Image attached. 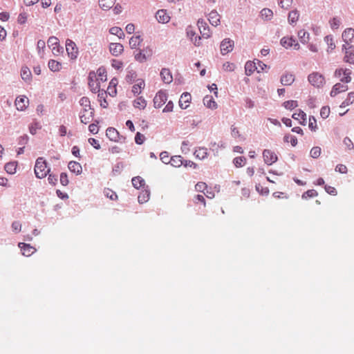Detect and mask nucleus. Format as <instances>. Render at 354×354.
<instances>
[{"mask_svg":"<svg viewBox=\"0 0 354 354\" xmlns=\"http://www.w3.org/2000/svg\"><path fill=\"white\" fill-rule=\"evenodd\" d=\"M284 141L285 142H290L291 145L295 147L297 144V139L295 136H291V135H286L284 136Z\"/></svg>","mask_w":354,"mask_h":354,"instance_id":"52","label":"nucleus"},{"mask_svg":"<svg viewBox=\"0 0 354 354\" xmlns=\"http://www.w3.org/2000/svg\"><path fill=\"white\" fill-rule=\"evenodd\" d=\"M80 104L83 107H88V109H91V110L93 109H91V106L90 100L87 97H82L80 100Z\"/></svg>","mask_w":354,"mask_h":354,"instance_id":"50","label":"nucleus"},{"mask_svg":"<svg viewBox=\"0 0 354 354\" xmlns=\"http://www.w3.org/2000/svg\"><path fill=\"white\" fill-rule=\"evenodd\" d=\"M223 69L225 71H233L235 69V65L233 63L225 62L223 65Z\"/></svg>","mask_w":354,"mask_h":354,"instance_id":"61","label":"nucleus"},{"mask_svg":"<svg viewBox=\"0 0 354 354\" xmlns=\"http://www.w3.org/2000/svg\"><path fill=\"white\" fill-rule=\"evenodd\" d=\"M354 38V29L349 28H346L342 33V39L346 43V46L348 45L350 42L353 41Z\"/></svg>","mask_w":354,"mask_h":354,"instance_id":"15","label":"nucleus"},{"mask_svg":"<svg viewBox=\"0 0 354 354\" xmlns=\"http://www.w3.org/2000/svg\"><path fill=\"white\" fill-rule=\"evenodd\" d=\"M308 80L313 86L317 88L323 86L325 83L324 77L317 72L310 74Z\"/></svg>","mask_w":354,"mask_h":354,"instance_id":"2","label":"nucleus"},{"mask_svg":"<svg viewBox=\"0 0 354 354\" xmlns=\"http://www.w3.org/2000/svg\"><path fill=\"white\" fill-rule=\"evenodd\" d=\"M142 41V39L140 35L133 36L129 40V46L131 48H136L138 46H140Z\"/></svg>","mask_w":354,"mask_h":354,"instance_id":"32","label":"nucleus"},{"mask_svg":"<svg viewBox=\"0 0 354 354\" xmlns=\"http://www.w3.org/2000/svg\"><path fill=\"white\" fill-rule=\"evenodd\" d=\"M48 65L49 69L53 72L59 71L61 68V64L54 59H50Z\"/></svg>","mask_w":354,"mask_h":354,"instance_id":"34","label":"nucleus"},{"mask_svg":"<svg viewBox=\"0 0 354 354\" xmlns=\"http://www.w3.org/2000/svg\"><path fill=\"white\" fill-rule=\"evenodd\" d=\"M234 41L230 39H224L221 44V53L222 55H226L233 50Z\"/></svg>","mask_w":354,"mask_h":354,"instance_id":"7","label":"nucleus"},{"mask_svg":"<svg viewBox=\"0 0 354 354\" xmlns=\"http://www.w3.org/2000/svg\"><path fill=\"white\" fill-rule=\"evenodd\" d=\"M160 76L162 80L166 84H169L173 81L172 75L168 68H162L160 71Z\"/></svg>","mask_w":354,"mask_h":354,"instance_id":"19","label":"nucleus"},{"mask_svg":"<svg viewBox=\"0 0 354 354\" xmlns=\"http://www.w3.org/2000/svg\"><path fill=\"white\" fill-rule=\"evenodd\" d=\"M343 143L348 150H351V149H354V145H353V142L351 141V140L348 137L344 138V139L343 140Z\"/></svg>","mask_w":354,"mask_h":354,"instance_id":"63","label":"nucleus"},{"mask_svg":"<svg viewBox=\"0 0 354 354\" xmlns=\"http://www.w3.org/2000/svg\"><path fill=\"white\" fill-rule=\"evenodd\" d=\"M318 195V193L316 190L315 189H309L306 192H305L302 196H301V198L303 199H308V198H313V197H315Z\"/></svg>","mask_w":354,"mask_h":354,"instance_id":"46","label":"nucleus"},{"mask_svg":"<svg viewBox=\"0 0 354 354\" xmlns=\"http://www.w3.org/2000/svg\"><path fill=\"white\" fill-rule=\"evenodd\" d=\"M95 78H96L95 73L93 71L90 72L89 75H88V86H89L91 91L94 93L100 91V85H99V83L97 82V80H95Z\"/></svg>","mask_w":354,"mask_h":354,"instance_id":"8","label":"nucleus"},{"mask_svg":"<svg viewBox=\"0 0 354 354\" xmlns=\"http://www.w3.org/2000/svg\"><path fill=\"white\" fill-rule=\"evenodd\" d=\"M283 105L286 109L292 110L298 106V102L296 100H288L284 102Z\"/></svg>","mask_w":354,"mask_h":354,"instance_id":"44","label":"nucleus"},{"mask_svg":"<svg viewBox=\"0 0 354 354\" xmlns=\"http://www.w3.org/2000/svg\"><path fill=\"white\" fill-rule=\"evenodd\" d=\"M145 140V136L140 133V132H137L135 136V142L137 145H142L143 144L144 141Z\"/></svg>","mask_w":354,"mask_h":354,"instance_id":"56","label":"nucleus"},{"mask_svg":"<svg viewBox=\"0 0 354 354\" xmlns=\"http://www.w3.org/2000/svg\"><path fill=\"white\" fill-rule=\"evenodd\" d=\"M28 128L30 133L32 135H35L37 133V131L41 128V125L38 121H37V120L34 119Z\"/></svg>","mask_w":354,"mask_h":354,"instance_id":"30","label":"nucleus"},{"mask_svg":"<svg viewBox=\"0 0 354 354\" xmlns=\"http://www.w3.org/2000/svg\"><path fill=\"white\" fill-rule=\"evenodd\" d=\"M207 188L206 183L199 182L195 185V189L197 192H204Z\"/></svg>","mask_w":354,"mask_h":354,"instance_id":"58","label":"nucleus"},{"mask_svg":"<svg viewBox=\"0 0 354 354\" xmlns=\"http://www.w3.org/2000/svg\"><path fill=\"white\" fill-rule=\"evenodd\" d=\"M272 11L269 8H263L261 11V16L266 20H270L272 18Z\"/></svg>","mask_w":354,"mask_h":354,"instance_id":"43","label":"nucleus"},{"mask_svg":"<svg viewBox=\"0 0 354 354\" xmlns=\"http://www.w3.org/2000/svg\"><path fill=\"white\" fill-rule=\"evenodd\" d=\"M321 148L319 147H314L311 149L310 151V157L313 158H317L319 157L321 154Z\"/></svg>","mask_w":354,"mask_h":354,"instance_id":"49","label":"nucleus"},{"mask_svg":"<svg viewBox=\"0 0 354 354\" xmlns=\"http://www.w3.org/2000/svg\"><path fill=\"white\" fill-rule=\"evenodd\" d=\"M189 145V142L188 140L183 141L180 148L182 153H183L184 154H187L189 152V148L188 147Z\"/></svg>","mask_w":354,"mask_h":354,"instance_id":"62","label":"nucleus"},{"mask_svg":"<svg viewBox=\"0 0 354 354\" xmlns=\"http://www.w3.org/2000/svg\"><path fill=\"white\" fill-rule=\"evenodd\" d=\"M292 118L297 120H301V124L305 125L306 123V114L301 110H299L298 113H293Z\"/></svg>","mask_w":354,"mask_h":354,"instance_id":"26","label":"nucleus"},{"mask_svg":"<svg viewBox=\"0 0 354 354\" xmlns=\"http://www.w3.org/2000/svg\"><path fill=\"white\" fill-rule=\"evenodd\" d=\"M32 78V74L28 68L24 67V81L26 82H29Z\"/></svg>","mask_w":354,"mask_h":354,"instance_id":"53","label":"nucleus"},{"mask_svg":"<svg viewBox=\"0 0 354 354\" xmlns=\"http://www.w3.org/2000/svg\"><path fill=\"white\" fill-rule=\"evenodd\" d=\"M50 171V168L47 167L46 161L42 157L38 158L35 165V174L36 177L43 178L49 174Z\"/></svg>","mask_w":354,"mask_h":354,"instance_id":"1","label":"nucleus"},{"mask_svg":"<svg viewBox=\"0 0 354 354\" xmlns=\"http://www.w3.org/2000/svg\"><path fill=\"white\" fill-rule=\"evenodd\" d=\"M281 83L284 86H290L295 81V75L292 73H286L281 77Z\"/></svg>","mask_w":354,"mask_h":354,"instance_id":"18","label":"nucleus"},{"mask_svg":"<svg viewBox=\"0 0 354 354\" xmlns=\"http://www.w3.org/2000/svg\"><path fill=\"white\" fill-rule=\"evenodd\" d=\"M93 115H94V110L93 109H92V111L90 112V114L88 115H86V113H83L82 112H80V121L82 123L86 124L91 122Z\"/></svg>","mask_w":354,"mask_h":354,"instance_id":"28","label":"nucleus"},{"mask_svg":"<svg viewBox=\"0 0 354 354\" xmlns=\"http://www.w3.org/2000/svg\"><path fill=\"white\" fill-rule=\"evenodd\" d=\"M333 88H337V91L338 93L342 92H344L348 89V87L346 84H342L341 83H337L333 86Z\"/></svg>","mask_w":354,"mask_h":354,"instance_id":"55","label":"nucleus"},{"mask_svg":"<svg viewBox=\"0 0 354 354\" xmlns=\"http://www.w3.org/2000/svg\"><path fill=\"white\" fill-rule=\"evenodd\" d=\"M309 33L304 30H301L298 32V37L301 43L306 44L309 41Z\"/></svg>","mask_w":354,"mask_h":354,"instance_id":"39","label":"nucleus"},{"mask_svg":"<svg viewBox=\"0 0 354 354\" xmlns=\"http://www.w3.org/2000/svg\"><path fill=\"white\" fill-rule=\"evenodd\" d=\"M330 27L331 28L333 29H337L339 27L340 24H341V21L339 18L337 17H333L330 21Z\"/></svg>","mask_w":354,"mask_h":354,"instance_id":"54","label":"nucleus"},{"mask_svg":"<svg viewBox=\"0 0 354 354\" xmlns=\"http://www.w3.org/2000/svg\"><path fill=\"white\" fill-rule=\"evenodd\" d=\"M104 194L107 198L112 201H115L118 198L116 193L109 188L104 189Z\"/></svg>","mask_w":354,"mask_h":354,"instance_id":"47","label":"nucleus"},{"mask_svg":"<svg viewBox=\"0 0 354 354\" xmlns=\"http://www.w3.org/2000/svg\"><path fill=\"white\" fill-rule=\"evenodd\" d=\"M47 44L49 48L55 47L59 45V39L56 37H50Z\"/></svg>","mask_w":354,"mask_h":354,"instance_id":"51","label":"nucleus"},{"mask_svg":"<svg viewBox=\"0 0 354 354\" xmlns=\"http://www.w3.org/2000/svg\"><path fill=\"white\" fill-rule=\"evenodd\" d=\"M145 84L143 80H137L136 84H135L132 87V93L134 95H139L141 93L142 89L145 88Z\"/></svg>","mask_w":354,"mask_h":354,"instance_id":"20","label":"nucleus"},{"mask_svg":"<svg viewBox=\"0 0 354 354\" xmlns=\"http://www.w3.org/2000/svg\"><path fill=\"white\" fill-rule=\"evenodd\" d=\"M354 102V92H350L347 98L342 102L340 108H344Z\"/></svg>","mask_w":354,"mask_h":354,"instance_id":"36","label":"nucleus"},{"mask_svg":"<svg viewBox=\"0 0 354 354\" xmlns=\"http://www.w3.org/2000/svg\"><path fill=\"white\" fill-rule=\"evenodd\" d=\"M263 158L265 163L268 165H271L278 160L276 153L270 149L263 150Z\"/></svg>","mask_w":354,"mask_h":354,"instance_id":"4","label":"nucleus"},{"mask_svg":"<svg viewBox=\"0 0 354 354\" xmlns=\"http://www.w3.org/2000/svg\"><path fill=\"white\" fill-rule=\"evenodd\" d=\"M203 103H204V105L206 107L212 109H216L217 107V104L214 101V100L212 97V96L206 95L203 98Z\"/></svg>","mask_w":354,"mask_h":354,"instance_id":"23","label":"nucleus"},{"mask_svg":"<svg viewBox=\"0 0 354 354\" xmlns=\"http://www.w3.org/2000/svg\"><path fill=\"white\" fill-rule=\"evenodd\" d=\"M147 105L146 100L142 97H139L133 101V106L138 109H145Z\"/></svg>","mask_w":354,"mask_h":354,"instance_id":"38","label":"nucleus"},{"mask_svg":"<svg viewBox=\"0 0 354 354\" xmlns=\"http://www.w3.org/2000/svg\"><path fill=\"white\" fill-rule=\"evenodd\" d=\"M194 154L196 158L204 160L208 156L207 149L205 147H198L195 150Z\"/></svg>","mask_w":354,"mask_h":354,"instance_id":"22","label":"nucleus"},{"mask_svg":"<svg viewBox=\"0 0 354 354\" xmlns=\"http://www.w3.org/2000/svg\"><path fill=\"white\" fill-rule=\"evenodd\" d=\"M208 20L212 26H217L220 23V15L216 10H212L209 14Z\"/></svg>","mask_w":354,"mask_h":354,"instance_id":"21","label":"nucleus"},{"mask_svg":"<svg viewBox=\"0 0 354 354\" xmlns=\"http://www.w3.org/2000/svg\"><path fill=\"white\" fill-rule=\"evenodd\" d=\"M97 81H106V71L104 67H100L97 71Z\"/></svg>","mask_w":354,"mask_h":354,"instance_id":"37","label":"nucleus"},{"mask_svg":"<svg viewBox=\"0 0 354 354\" xmlns=\"http://www.w3.org/2000/svg\"><path fill=\"white\" fill-rule=\"evenodd\" d=\"M198 26L203 37L208 38L210 37L209 27L204 20L199 19L198 21Z\"/></svg>","mask_w":354,"mask_h":354,"instance_id":"12","label":"nucleus"},{"mask_svg":"<svg viewBox=\"0 0 354 354\" xmlns=\"http://www.w3.org/2000/svg\"><path fill=\"white\" fill-rule=\"evenodd\" d=\"M124 168V165L122 162H117L113 167L112 172L114 175H118L121 173Z\"/></svg>","mask_w":354,"mask_h":354,"instance_id":"48","label":"nucleus"},{"mask_svg":"<svg viewBox=\"0 0 354 354\" xmlns=\"http://www.w3.org/2000/svg\"><path fill=\"white\" fill-rule=\"evenodd\" d=\"M169 163L173 167H179L183 165L184 160L180 156H174L170 158Z\"/></svg>","mask_w":354,"mask_h":354,"instance_id":"25","label":"nucleus"},{"mask_svg":"<svg viewBox=\"0 0 354 354\" xmlns=\"http://www.w3.org/2000/svg\"><path fill=\"white\" fill-rule=\"evenodd\" d=\"M17 167V162H10L6 164L5 165V170L7 173L10 174H13L16 172Z\"/></svg>","mask_w":354,"mask_h":354,"instance_id":"33","label":"nucleus"},{"mask_svg":"<svg viewBox=\"0 0 354 354\" xmlns=\"http://www.w3.org/2000/svg\"><path fill=\"white\" fill-rule=\"evenodd\" d=\"M192 100V96L190 93L185 92L183 93L179 100V106L183 109H185L189 106V103Z\"/></svg>","mask_w":354,"mask_h":354,"instance_id":"10","label":"nucleus"},{"mask_svg":"<svg viewBox=\"0 0 354 354\" xmlns=\"http://www.w3.org/2000/svg\"><path fill=\"white\" fill-rule=\"evenodd\" d=\"M299 14L297 10H292L288 14V21L290 24L295 23L299 19Z\"/></svg>","mask_w":354,"mask_h":354,"instance_id":"40","label":"nucleus"},{"mask_svg":"<svg viewBox=\"0 0 354 354\" xmlns=\"http://www.w3.org/2000/svg\"><path fill=\"white\" fill-rule=\"evenodd\" d=\"M36 252V249L30 244L24 243V256L30 257Z\"/></svg>","mask_w":354,"mask_h":354,"instance_id":"35","label":"nucleus"},{"mask_svg":"<svg viewBox=\"0 0 354 354\" xmlns=\"http://www.w3.org/2000/svg\"><path fill=\"white\" fill-rule=\"evenodd\" d=\"M116 0H99V6L104 10H109L115 4Z\"/></svg>","mask_w":354,"mask_h":354,"instance_id":"24","label":"nucleus"},{"mask_svg":"<svg viewBox=\"0 0 354 354\" xmlns=\"http://www.w3.org/2000/svg\"><path fill=\"white\" fill-rule=\"evenodd\" d=\"M167 95L165 91H160L153 98V105L155 108L161 107L167 101Z\"/></svg>","mask_w":354,"mask_h":354,"instance_id":"6","label":"nucleus"},{"mask_svg":"<svg viewBox=\"0 0 354 354\" xmlns=\"http://www.w3.org/2000/svg\"><path fill=\"white\" fill-rule=\"evenodd\" d=\"M150 196V192L148 189H145L138 195V200L140 203H144L148 201Z\"/></svg>","mask_w":354,"mask_h":354,"instance_id":"27","label":"nucleus"},{"mask_svg":"<svg viewBox=\"0 0 354 354\" xmlns=\"http://www.w3.org/2000/svg\"><path fill=\"white\" fill-rule=\"evenodd\" d=\"M68 167L71 172L75 173L76 175H80L82 174V165L76 161H70L68 162Z\"/></svg>","mask_w":354,"mask_h":354,"instance_id":"17","label":"nucleus"},{"mask_svg":"<svg viewBox=\"0 0 354 354\" xmlns=\"http://www.w3.org/2000/svg\"><path fill=\"white\" fill-rule=\"evenodd\" d=\"M133 186L136 188L139 189L145 185V180L141 178L140 176H136L133 177L131 180Z\"/></svg>","mask_w":354,"mask_h":354,"instance_id":"29","label":"nucleus"},{"mask_svg":"<svg viewBox=\"0 0 354 354\" xmlns=\"http://www.w3.org/2000/svg\"><path fill=\"white\" fill-rule=\"evenodd\" d=\"M21 223L19 221H15L12 224V230L14 232L17 233L21 230Z\"/></svg>","mask_w":354,"mask_h":354,"instance_id":"64","label":"nucleus"},{"mask_svg":"<svg viewBox=\"0 0 354 354\" xmlns=\"http://www.w3.org/2000/svg\"><path fill=\"white\" fill-rule=\"evenodd\" d=\"M246 159L243 156L236 157L233 160V163L236 167H243L245 163Z\"/></svg>","mask_w":354,"mask_h":354,"instance_id":"45","label":"nucleus"},{"mask_svg":"<svg viewBox=\"0 0 354 354\" xmlns=\"http://www.w3.org/2000/svg\"><path fill=\"white\" fill-rule=\"evenodd\" d=\"M66 50L68 56L72 59H75L78 55V49L75 42L71 39H67L66 41Z\"/></svg>","mask_w":354,"mask_h":354,"instance_id":"3","label":"nucleus"},{"mask_svg":"<svg viewBox=\"0 0 354 354\" xmlns=\"http://www.w3.org/2000/svg\"><path fill=\"white\" fill-rule=\"evenodd\" d=\"M308 127L311 131H315L317 129V122L314 116L309 117Z\"/></svg>","mask_w":354,"mask_h":354,"instance_id":"59","label":"nucleus"},{"mask_svg":"<svg viewBox=\"0 0 354 354\" xmlns=\"http://www.w3.org/2000/svg\"><path fill=\"white\" fill-rule=\"evenodd\" d=\"M134 57L135 59L140 63H143L147 59V56L145 53H143L142 50H140L138 52L134 54Z\"/></svg>","mask_w":354,"mask_h":354,"instance_id":"42","label":"nucleus"},{"mask_svg":"<svg viewBox=\"0 0 354 354\" xmlns=\"http://www.w3.org/2000/svg\"><path fill=\"white\" fill-rule=\"evenodd\" d=\"M106 137L112 141L118 142L120 140L118 131L113 127H109L106 131Z\"/></svg>","mask_w":354,"mask_h":354,"instance_id":"14","label":"nucleus"},{"mask_svg":"<svg viewBox=\"0 0 354 354\" xmlns=\"http://www.w3.org/2000/svg\"><path fill=\"white\" fill-rule=\"evenodd\" d=\"M351 71L348 68H338L335 71V76L337 77H340L342 75H344V77H342L340 80L345 83H349L351 81Z\"/></svg>","mask_w":354,"mask_h":354,"instance_id":"5","label":"nucleus"},{"mask_svg":"<svg viewBox=\"0 0 354 354\" xmlns=\"http://www.w3.org/2000/svg\"><path fill=\"white\" fill-rule=\"evenodd\" d=\"M293 42H295V40L292 37H283L280 41L281 45L286 48L292 47Z\"/></svg>","mask_w":354,"mask_h":354,"instance_id":"31","label":"nucleus"},{"mask_svg":"<svg viewBox=\"0 0 354 354\" xmlns=\"http://www.w3.org/2000/svg\"><path fill=\"white\" fill-rule=\"evenodd\" d=\"M324 41L328 45V52L333 50L335 48V44L333 42V38L331 35L326 36L324 38Z\"/></svg>","mask_w":354,"mask_h":354,"instance_id":"41","label":"nucleus"},{"mask_svg":"<svg viewBox=\"0 0 354 354\" xmlns=\"http://www.w3.org/2000/svg\"><path fill=\"white\" fill-rule=\"evenodd\" d=\"M160 158L161 161L165 164L169 163L170 158L169 156V153L167 151H162L160 154Z\"/></svg>","mask_w":354,"mask_h":354,"instance_id":"57","label":"nucleus"},{"mask_svg":"<svg viewBox=\"0 0 354 354\" xmlns=\"http://www.w3.org/2000/svg\"><path fill=\"white\" fill-rule=\"evenodd\" d=\"M352 46H349L348 48L346 45H343L342 49L345 50L344 61L349 64H354V50H351Z\"/></svg>","mask_w":354,"mask_h":354,"instance_id":"9","label":"nucleus"},{"mask_svg":"<svg viewBox=\"0 0 354 354\" xmlns=\"http://www.w3.org/2000/svg\"><path fill=\"white\" fill-rule=\"evenodd\" d=\"M156 18L159 23L165 24L169 21V16L165 10H159L156 13Z\"/></svg>","mask_w":354,"mask_h":354,"instance_id":"16","label":"nucleus"},{"mask_svg":"<svg viewBox=\"0 0 354 354\" xmlns=\"http://www.w3.org/2000/svg\"><path fill=\"white\" fill-rule=\"evenodd\" d=\"M330 113V108L328 106H323L320 111V115L322 118L326 119Z\"/></svg>","mask_w":354,"mask_h":354,"instance_id":"60","label":"nucleus"},{"mask_svg":"<svg viewBox=\"0 0 354 354\" xmlns=\"http://www.w3.org/2000/svg\"><path fill=\"white\" fill-rule=\"evenodd\" d=\"M254 71L260 73V70H259V67L257 66V62L248 61L245 64V75L250 76L254 73Z\"/></svg>","mask_w":354,"mask_h":354,"instance_id":"13","label":"nucleus"},{"mask_svg":"<svg viewBox=\"0 0 354 354\" xmlns=\"http://www.w3.org/2000/svg\"><path fill=\"white\" fill-rule=\"evenodd\" d=\"M109 50L112 55L118 57L123 52L124 47L120 43H111L109 45Z\"/></svg>","mask_w":354,"mask_h":354,"instance_id":"11","label":"nucleus"}]
</instances>
